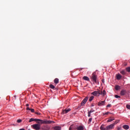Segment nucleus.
Masks as SVG:
<instances>
[{
  "mask_svg": "<svg viewBox=\"0 0 130 130\" xmlns=\"http://www.w3.org/2000/svg\"><path fill=\"white\" fill-rule=\"evenodd\" d=\"M37 124H39L40 126L41 125V124H51L55 123V122L54 121L51 120H41L40 119H37Z\"/></svg>",
  "mask_w": 130,
  "mask_h": 130,
  "instance_id": "1",
  "label": "nucleus"
},
{
  "mask_svg": "<svg viewBox=\"0 0 130 130\" xmlns=\"http://www.w3.org/2000/svg\"><path fill=\"white\" fill-rule=\"evenodd\" d=\"M91 80L94 83H97V75L96 74V72H93L91 75Z\"/></svg>",
  "mask_w": 130,
  "mask_h": 130,
  "instance_id": "2",
  "label": "nucleus"
},
{
  "mask_svg": "<svg viewBox=\"0 0 130 130\" xmlns=\"http://www.w3.org/2000/svg\"><path fill=\"white\" fill-rule=\"evenodd\" d=\"M31 127L32 128H33V129H35V130L41 129L40 125L38 124H35L31 125Z\"/></svg>",
  "mask_w": 130,
  "mask_h": 130,
  "instance_id": "3",
  "label": "nucleus"
},
{
  "mask_svg": "<svg viewBox=\"0 0 130 130\" xmlns=\"http://www.w3.org/2000/svg\"><path fill=\"white\" fill-rule=\"evenodd\" d=\"M91 95L95 96L96 97H99L100 96V90H98V91H94L91 93Z\"/></svg>",
  "mask_w": 130,
  "mask_h": 130,
  "instance_id": "4",
  "label": "nucleus"
},
{
  "mask_svg": "<svg viewBox=\"0 0 130 130\" xmlns=\"http://www.w3.org/2000/svg\"><path fill=\"white\" fill-rule=\"evenodd\" d=\"M88 99H89V96L85 98L81 103V106H84L87 103V101H88Z\"/></svg>",
  "mask_w": 130,
  "mask_h": 130,
  "instance_id": "5",
  "label": "nucleus"
},
{
  "mask_svg": "<svg viewBox=\"0 0 130 130\" xmlns=\"http://www.w3.org/2000/svg\"><path fill=\"white\" fill-rule=\"evenodd\" d=\"M71 111V109H66L64 110H62L61 114H67V113H69Z\"/></svg>",
  "mask_w": 130,
  "mask_h": 130,
  "instance_id": "6",
  "label": "nucleus"
},
{
  "mask_svg": "<svg viewBox=\"0 0 130 130\" xmlns=\"http://www.w3.org/2000/svg\"><path fill=\"white\" fill-rule=\"evenodd\" d=\"M113 128H114V124H111L106 126L107 130L113 129Z\"/></svg>",
  "mask_w": 130,
  "mask_h": 130,
  "instance_id": "7",
  "label": "nucleus"
},
{
  "mask_svg": "<svg viewBox=\"0 0 130 130\" xmlns=\"http://www.w3.org/2000/svg\"><path fill=\"white\" fill-rule=\"evenodd\" d=\"M100 94L102 95L103 97L106 95V91L105 90H104L103 91L102 90H100Z\"/></svg>",
  "mask_w": 130,
  "mask_h": 130,
  "instance_id": "8",
  "label": "nucleus"
},
{
  "mask_svg": "<svg viewBox=\"0 0 130 130\" xmlns=\"http://www.w3.org/2000/svg\"><path fill=\"white\" fill-rule=\"evenodd\" d=\"M126 94V90L125 89H123L120 91V95L121 96H124Z\"/></svg>",
  "mask_w": 130,
  "mask_h": 130,
  "instance_id": "9",
  "label": "nucleus"
},
{
  "mask_svg": "<svg viewBox=\"0 0 130 130\" xmlns=\"http://www.w3.org/2000/svg\"><path fill=\"white\" fill-rule=\"evenodd\" d=\"M105 101H100L98 104V106H103V105H105Z\"/></svg>",
  "mask_w": 130,
  "mask_h": 130,
  "instance_id": "10",
  "label": "nucleus"
},
{
  "mask_svg": "<svg viewBox=\"0 0 130 130\" xmlns=\"http://www.w3.org/2000/svg\"><path fill=\"white\" fill-rule=\"evenodd\" d=\"M53 129L54 130H60V129H61V127H60L59 126H56L54 127Z\"/></svg>",
  "mask_w": 130,
  "mask_h": 130,
  "instance_id": "11",
  "label": "nucleus"
},
{
  "mask_svg": "<svg viewBox=\"0 0 130 130\" xmlns=\"http://www.w3.org/2000/svg\"><path fill=\"white\" fill-rule=\"evenodd\" d=\"M77 130H84V127L82 125L79 126L76 128Z\"/></svg>",
  "mask_w": 130,
  "mask_h": 130,
  "instance_id": "12",
  "label": "nucleus"
},
{
  "mask_svg": "<svg viewBox=\"0 0 130 130\" xmlns=\"http://www.w3.org/2000/svg\"><path fill=\"white\" fill-rule=\"evenodd\" d=\"M116 78H117V80H120L121 78H122V76L120 74H118L116 75Z\"/></svg>",
  "mask_w": 130,
  "mask_h": 130,
  "instance_id": "13",
  "label": "nucleus"
},
{
  "mask_svg": "<svg viewBox=\"0 0 130 130\" xmlns=\"http://www.w3.org/2000/svg\"><path fill=\"white\" fill-rule=\"evenodd\" d=\"M123 128H124V129H128L129 126H128V125H123Z\"/></svg>",
  "mask_w": 130,
  "mask_h": 130,
  "instance_id": "14",
  "label": "nucleus"
},
{
  "mask_svg": "<svg viewBox=\"0 0 130 130\" xmlns=\"http://www.w3.org/2000/svg\"><path fill=\"white\" fill-rule=\"evenodd\" d=\"M83 79L85 80V81H90V78H89V77H87V76H84L83 77Z\"/></svg>",
  "mask_w": 130,
  "mask_h": 130,
  "instance_id": "15",
  "label": "nucleus"
},
{
  "mask_svg": "<svg viewBox=\"0 0 130 130\" xmlns=\"http://www.w3.org/2000/svg\"><path fill=\"white\" fill-rule=\"evenodd\" d=\"M41 129L42 130H49V128L47 127L46 126H43L41 128Z\"/></svg>",
  "mask_w": 130,
  "mask_h": 130,
  "instance_id": "16",
  "label": "nucleus"
},
{
  "mask_svg": "<svg viewBox=\"0 0 130 130\" xmlns=\"http://www.w3.org/2000/svg\"><path fill=\"white\" fill-rule=\"evenodd\" d=\"M32 121H37V119L31 118L29 119V122H32Z\"/></svg>",
  "mask_w": 130,
  "mask_h": 130,
  "instance_id": "17",
  "label": "nucleus"
},
{
  "mask_svg": "<svg viewBox=\"0 0 130 130\" xmlns=\"http://www.w3.org/2000/svg\"><path fill=\"white\" fill-rule=\"evenodd\" d=\"M58 82H59L58 78H55L54 80V83L55 84H58Z\"/></svg>",
  "mask_w": 130,
  "mask_h": 130,
  "instance_id": "18",
  "label": "nucleus"
},
{
  "mask_svg": "<svg viewBox=\"0 0 130 130\" xmlns=\"http://www.w3.org/2000/svg\"><path fill=\"white\" fill-rule=\"evenodd\" d=\"M115 90H116L117 91H118V90H119V89H120V86L119 85H116L115 86Z\"/></svg>",
  "mask_w": 130,
  "mask_h": 130,
  "instance_id": "19",
  "label": "nucleus"
},
{
  "mask_svg": "<svg viewBox=\"0 0 130 130\" xmlns=\"http://www.w3.org/2000/svg\"><path fill=\"white\" fill-rule=\"evenodd\" d=\"M114 120V118H110L108 120L107 122H111V121H113Z\"/></svg>",
  "mask_w": 130,
  "mask_h": 130,
  "instance_id": "20",
  "label": "nucleus"
},
{
  "mask_svg": "<svg viewBox=\"0 0 130 130\" xmlns=\"http://www.w3.org/2000/svg\"><path fill=\"white\" fill-rule=\"evenodd\" d=\"M101 130H107L106 129V127H104V125H102L100 127Z\"/></svg>",
  "mask_w": 130,
  "mask_h": 130,
  "instance_id": "21",
  "label": "nucleus"
},
{
  "mask_svg": "<svg viewBox=\"0 0 130 130\" xmlns=\"http://www.w3.org/2000/svg\"><path fill=\"white\" fill-rule=\"evenodd\" d=\"M94 96H91L89 98V102H91L93 101V99H94Z\"/></svg>",
  "mask_w": 130,
  "mask_h": 130,
  "instance_id": "22",
  "label": "nucleus"
},
{
  "mask_svg": "<svg viewBox=\"0 0 130 130\" xmlns=\"http://www.w3.org/2000/svg\"><path fill=\"white\" fill-rule=\"evenodd\" d=\"M120 74H121L122 75L124 76V75H125V74H126V73L125 72V71L122 70V71H120Z\"/></svg>",
  "mask_w": 130,
  "mask_h": 130,
  "instance_id": "23",
  "label": "nucleus"
},
{
  "mask_svg": "<svg viewBox=\"0 0 130 130\" xmlns=\"http://www.w3.org/2000/svg\"><path fill=\"white\" fill-rule=\"evenodd\" d=\"M49 87L51 89H54V88H55V86L52 84H50Z\"/></svg>",
  "mask_w": 130,
  "mask_h": 130,
  "instance_id": "24",
  "label": "nucleus"
},
{
  "mask_svg": "<svg viewBox=\"0 0 130 130\" xmlns=\"http://www.w3.org/2000/svg\"><path fill=\"white\" fill-rule=\"evenodd\" d=\"M118 122H119V120H116L115 122L113 123V124H114V126L115 124H117V123H118Z\"/></svg>",
  "mask_w": 130,
  "mask_h": 130,
  "instance_id": "25",
  "label": "nucleus"
},
{
  "mask_svg": "<svg viewBox=\"0 0 130 130\" xmlns=\"http://www.w3.org/2000/svg\"><path fill=\"white\" fill-rule=\"evenodd\" d=\"M74 128V125H70V127H69V130H72Z\"/></svg>",
  "mask_w": 130,
  "mask_h": 130,
  "instance_id": "26",
  "label": "nucleus"
},
{
  "mask_svg": "<svg viewBox=\"0 0 130 130\" xmlns=\"http://www.w3.org/2000/svg\"><path fill=\"white\" fill-rule=\"evenodd\" d=\"M126 72H128V73H130V67H127L126 68Z\"/></svg>",
  "mask_w": 130,
  "mask_h": 130,
  "instance_id": "27",
  "label": "nucleus"
},
{
  "mask_svg": "<svg viewBox=\"0 0 130 130\" xmlns=\"http://www.w3.org/2000/svg\"><path fill=\"white\" fill-rule=\"evenodd\" d=\"M126 107L127 109H129V110H130V105H127L126 106Z\"/></svg>",
  "mask_w": 130,
  "mask_h": 130,
  "instance_id": "28",
  "label": "nucleus"
},
{
  "mask_svg": "<svg viewBox=\"0 0 130 130\" xmlns=\"http://www.w3.org/2000/svg\"><path fill=\"white\" fill-rule=\"evenodd\" d=\"M17 122H18V123H20L22 122V119L17 120Z\"/></svg>",
  "mask_w": 130,
  "mask_h": 130,
  "instance_id": "29",
  "label": "nucleus"
},
{
  "mask_svg": "<svg viewBox=\"0 0 130 130\" xmlns=\"http://www.w3.org/2000/svg\"><path fill=\"white\" fill-rule=\"evenodd\" d=\"M115 98H120V96L118 95L117 94L115 95Z\"/></svg>",
  "mask_w": 130,
  "mask_h": 130,
  "instance_id": "30",
  "label": "nucleus"
},
{
  "mask_svg": "<svg viewBox=\"0 0 130 130\" xmlns=\"http://www.w3.org/2000/svg\"><path fill=\"white\" fill-rule=\"evenodd\" d=\"M109 113H110L109 112H107V113H106L105 114L104 113V115H107L109 114Z\"/></svg>",
  "mask_w": 130,
  "mask_h": 130,
  "instance_id": "31",
  "label": "nucleus"
},
{
  "mask_svg": "<svg viewBox=\"0 0 130 130\" xmlns=\"http://www.w3.org/2000/svg\"><path fill=\"white\" fill-rule=\"evenodd\" d=\"M92 121V118H89V120H88V122H91Z\"/></svg>",
  "mask_w": 130,
  "mask_h": 130,
  "instance_id": "32",
  "label": "nucleus"
},
{
  "mask_svg": "<svg viewBox=\"0 0 130 130\" xmlns=\"http://www.w3.org/2000/svg\"><path fill=\"white\" fill-rule=\"evenodd\" d=\"M30 111H31V112H34L35 110L34 109H30Z\"/></svg>",
  "mask_w": 130,
  "mask_h": 130,
  "instance_id": "33",
  "label": "nucleus"
},
{
  "mask_svg": "<svg viewBox=\"0 0 130 130\" xmlns=\"http://www.w3.org/2000/svg\"><path fill=\"white\" fill-rule=\"evenodd\" d=\"M89 113H92V112H94V110H91L89 112H88Z\"/></svg>",
  "mask_w": 130,
  "mask_h": 130,
  "instance_id": "34",
  "label": "nucleus"
},
{
  "mask_svg": "<svg viewBox=\"0 0 130 130\" xmlns=\"http://www.w3.org/2000/svg\"><path fill=\"white\" fill-rule=\"evenodd\" d=\"M88 117H90V116H91V113H89V112H88Z\"/></svg>",
  "mask_w": 130,
  "mask_h": 130,
  "instance_id": "35",
  "label": "nucleus"
},
{
  "mask_svg": "<svg viewBox=\"0 0 130 130\" xmlns=\"http://www.w3.org/2000/svg\"><path fill=\"white\" fill-rule=\"evenodd\" d=\"M107 107H111V104H109L107 106Z\"/></svg>",
  "mask_w": 130,
  "mask_h": 130,
  "instance_id": "36",
  "label": "nucleus"
},
{
  "mask_svg": "<svg viewBox=\"0 0 130 130\" xmlns=\"http://www.w3.org/2000/svg\"><path fill=\"white\" fill-rule=\"evenodd\" d=\"M31 108H29V107H27L26 108V110H30Z\"/></svg>",
  "mask_w": 130,
  "mask_h": 130,
  "instance_id": "37",
  "label": "nucleus"
},
{
  "mask_svg": "<svg viewBox=\"0 0 130 130\" xmlns=\"http://www.w3.org/2000/svg\"><path fill=\"white\" fill-rule=\"evenodd\" d=\"M36 114H38V115H40V113L36 112Z\"/></svg>",
  "mask_w": 130,
  "mask_h": 130,
  "instance_id": "38",
  "label": "nucleus"
},
{
  "mask_svg": "<svg viewBox=\"0 0 130 130\" xmlns=\"http://www.w3.org/2000/svg\"><path fill=\"white\" fill-rule=\"evenodd\" d=\"M26 107H28V106H29V104H27L26 105Z\"/></svg>",
  "mask_w": 130,
  "mask_h": 130,
  "instance_id": "39",
  "label": "nucleus"
},
{
  "mask_svg": "<svg viewBox=\"0 0 130 130\" xmlns=\"http://www.w3.org/2000/svg\"><path fill=\"white\" fill-rule=\"evenodd\" d=\"M102 83H104V79L102 80Z\"/></svg>",
  "mask_w": 130,
  "mask_h": 130,
  "instance_id": "40",
  "label": "nucleus"
},
{
  "mask_svg": "<svg viewBox=\"0 0 130 130\" xmlns=\"http://www.w3.org/2000/svg\"><path fill=\"white\" fill-rule=\"evenodd\" d=\"M81 105H79V106H78V107H79V108H81Z\"/></svg>",
  "mask_w": 130,
  "mask_h": 130,
  "instance_id": "41",
  "label": "nucleus"
},
{
  "mask_svg": "<svg viewBox=\"0 0 130 130\" xmlns=\"http://www.w3.org/2000/svg\"><path fill=\"white\" fill-rule=\"evenodd\" d=\"M19 130H25L24 128L20 129Z\"/></svg>",
  "mask_w": 130,
  "mask_h": 130,
  "instance_id": "42",
  "label": "nucleus"
},
{
  "mask_svg": "<svg viewBox=\"0 0 130 130\" xmlns=\"http://www.w3.org/2000/svg\"><path fill=\"white\" fill-rule=\"evenodd\" d=\"M91 106H94V105H93V104H91Z\"/></svg>",
  "mask_w": 130,
  "mask_h": 130,
  "instance_id": "43",
  "label": "nucleus"
},
{
  "mask_svg": "<svg viewBox=\"0 0 130 130\" xmlns=\"http://www.w3.org/2000/svg\"><path fill=\"white\" fill-rule=\"evenodd\" d=\"M14 98H16V97H17V96L14 95Z\"/></svg>",
  "mask_w": 130,
  "mask_h": 130,
  "instance_id": "44",
  "label": "nucleus"
},
{
  "mask_svg": "<svg viewBox=\"0 0 130 130\" xmlns=\"http://www.w3.org/2000/svg\"><path fill=\"white\" fill-rule=\"evenodd\" d=\"M118 130H119V128H118Z\"/></svg>",
  "mask_w": 130,
  "mask_h": 130,
  "instance_id": "45",
  "label": "nucleus"
},
{
  "mask_svg": "<svg viewBox=\"0 0 130 130\" xmlns=\"http://www.w3.org/2000/svg\"><path fill=\"white\" fill-rule=\"evenodd\" d=\"M28 130H30V129H28Z\"/></svg>",
  "mask_w": 130,
  "mask_h": 130,
  "instance_id": "46",
  "label": "nucleus"
}]
</instances>
